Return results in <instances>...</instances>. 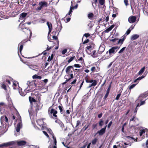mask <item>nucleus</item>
Listing matches in <instances>:
<instances>
[{"label":"nucleus","mask_w":148,"mask_h":148,"mask_svg":"<svg viewBox=\"0 0 148 148\" xmlns=\"http://www.w3.org/2000/svg\"><path fill=\"white\" fill-rule=\"evenodd\" d=\"M95 45L93 42H90L89 43V46L86 47L85 48V50L86 52L88 53V51L91 50L92 49H93L95 47Z\"/></svg>","instance_id":"6e6552de"},{"label":"nucleus","mask_w":148,"mask_h":148,"mask_svg":"<svg viewBox=\"0 0 148 148\" xmlns=\"http://www.w3.org/2000/svg\"><path fill=\"white\" fill-rule=\"evenodd\" d=\"M89 77L88 75H87L85 78V80L86 82L87 83H92L93 80L92 79H89Z\"/></svg>","instance_id":"393cba45"},{"label":"nucleus","mask_w":148,"mask_h":148,"mask_svg":"<svg viewBox=\"0 0 148 148\" xmlns=\"http://www.w3.org/2000/svg\"><path fill=\"white\" fill-rule=\"evenodd\" d=\"M111 30L110 29V27H109L107 29H106L105 30H104L103 32H104L105 33H108Z\"/></svg>","instance_id":"3c124183"},{"label":"nucleus","mask_w":148,"mask_h":148,"mask_svg":"<svg viewBox=\"0 0 148 148\" xmlns=\"http://www.w3.org/2000/svg\"><path fill=\"white\" fill-rule=\"evenodd\" d=\"M18 14V12L16 11H14L12 12V14L13 16H15L17 15Z\"/></svg>","instance_id":"de8ad7c7"},{"label":"nucleus","mask_w":148,"mask_h":148,"mask_svg":"<svg viewBox=\"0 0 148 148\" xmlns=\"http://www.w3.org/2000/svg\"><path fill=\"white\" fill-rule=\"evenodd\" d=\"M27 15V14L26 13H22L20 14V17L19 18V19L21 20L23 19V18H24L26 17Z\"/></svg>","instance_id":"5701e85b"},{"label":"nucleus","mask_w":148,"mask_h":148,"mask_svg":"<svg viewBox=\"0 0 148 148\" xmlns=\"http://www.w3.org/2000/svg\"><path fill=\"white\" fill-rule=\"evenodd\" d=\"M73 9V7H71L69 11V12L68 14H67L66 15H67L70 14L72 12Z\"/></svg>","instance_id":"8fccbe9b"},{"label":"nucleus","mask_w":148,"mask_h":148,"mask_svg":"<svg viewBox=\"0 0 148 148\" xmlns=\"http://www.w3.org/2000/svg\"><path fill=\"white\" fill-rule=\"evenodd\" d=\"M118 9L116 8H114L113 9V14H118Z\"/></svg>","instance_id":"c03bdc74"},{"label":"nucleus","mask_w":148,"mask_h":148,"mask_svg":"<svg viewBox=\"0 0 148 148\" xmlns=\"http://www.w3.org/2000/svg\"><path fill=\"white\" fill-rule=\"evenodd\" d=\"M147 96H148V92L147 91L141 94L140 95L138 98V100L141 101L143 99L146 98Z\"/></svg>","instance_id":"4468645a"},{"label":"nucleus","mask_w":148,"mask_h":148,"mask_svg":"<svg viewBox=\"0 0 148 148\" xmlns=\"http://www.w3.org/2000/svg\"><path fill=\"white\" fill-rule=\"evenodd\" d=\"M81 121L79 120H78L77 121V123L76 127H77L81 123Z\"/></svg>","instance_id":"4d7b16f0"},{"label":"nucleus","mask_w":148,"mask_h":148,"mask_svg":"<svg viewBox=\"0 0 148 148\" xmlns=\"http://www.w3.org/2000/svg\"><path fill=\"white\" fill-rule=\"evenodd\" d=\"M54 145V142L51 144L48 147V148H53V146Z\"/></svg>","instance_id":"e2e57ef3"},{"label":"nucleus","mask_w":148,"mask_h":148,"mask_svg":"<svg viewBox=\"0 0 148 148\" xmlns=\"http://www.w3.org/2000/svg\"><path fill=\"white\" fill-rule=\"evenodd\" d=\"M27 41H25L24 40H23L19 44L18 46V48L19 46V51L21 53V51L23 49V45L24 44V43L26 42Z\"/></svg>","instance_id":"f3484780"},{"label":"nucleus","mask_w":148,"mask_h":148,"mask_svg":"<svg viewBox=\"0 0 148 148\" xmlns=\"http://www.w3.org/2000/svg\"><path fill=\"white\" fill-rule=\"evenodd\" d=\"M126 36H125V35H124L123 36H122L123 38L122 39H120L118 42L117 43V44H121V45H122L123 43V42L124 40H125L126 38Z\"/></svg>","instance_id":"6ab92c4d"},{"label":"nucleus","mask_w":148,"mask_h":148,"mask_svg":"<svg viewBox=\"0 0 148 148\" xmlns=\"http://www.w3.org/2000/svg\"><path fill=\"white\" fill-rule=\"evenodd\" d=\"M1 122H5L6 123L8 122V120L6 116H2L1 118Z\"/></svg>","instance_id":"4be33fe9"},{"label":"nucleus","mask_w":148,"mask_h":148,"mask_svg":"<svg viewBox=\"0 0 148 148\" xmlns=\"http://www.w3.org/2000/svg\"><path fill=\"white\" fill-rule=\"evenodd\" d=\"M117 49H118V47L117 46L113 47H112L108 51H107L106 52V54H107L109 52V56H108L107 57H106V55H105L104 56L105 57V58H108L110 57V55L112 53H115L117 51L115 52V50H116Z\"/></svg>","instance_id":"423d86ee"},{"label":"nucleus","mask_w":148,"mask_h":148,"mask_svg":"<svg viewBox=\"0 0 148 148\" xmlns=\"http://www.w3.org/2000/svg\"><path fill=\"white\" fill-rule=\"evenodd\" d=\"M53 54L52 53L51 54V56H49V57H48L47 60V61L49 62L51 60L53 59Z\"/></svg>","instance_id":"ea45409f"},{"label":"nucleus","mask_w":148,"mask_h":148,"mask_svg":"<svg viewBox=\"0 0 148 148\" xmlns=\"http://www.w3.org/2000/svg\"><path fill=\"white\" fill-rule=\"evenodd\" d=\"M48 112L50 117L56 119H58V116L56 115L58 112L53 108H52L51 106L49 108Z\"/></svg>","instance_id":"f257e3e1"},{"label":"nucleus","mask_w":148,"mask_h":148,"mask_svg":"<svg viewBox=\"0 0 148 148\" xmlns=\"http://www.w3.org/2000/svg\"><path fill=\"white\" fill-rule=\"evenodd\" d=\"M92 83L90 84L88 87V88H90L92 87V86H96L97 84V82L95 80H93V82H92Z\"/></svg>","instance_id":"bb28decb"},{"label":"nucleus","mask_w":148,"mask_h":148,"mask_svg":"<svg viewBox=\"0 0 148 148\" xmlns=\"http://www.w3.org/2000/svg\"><path fill=\"white\" fill-rule=\"evenodd\" d=\"M138 7L141 8L146 5L147 0H137Z\"/></svg>","instance_id":"f8f14e48"},{"label":"nucleus","mask_w":148,"mask_h":148,"mask_svg":"<svg viewBox=\"0 0 148 148\" xmlns=\"http://www.w3.org/2000/svg\"><path fill=\"white\" fill-rule=\"evenodd\" d=\"M101 48L99 47L98 52H97L96 50H94L91 53H88L91 55L92 57L95 58L97 57L99 55V54H101L104 51V49H103V51H100V50Z\"/></svg>","instance_id":"20e7f679"},{"label":"nucleus","mask_w":148,"mask_h":148,"mask_svg":"<svg viewBox=\"0 0 148 148\" xmlns=\"http://www.w3.org/2000/svg\"><path fill=\"white\" fill-rule=\"evenodd\" d=\"M47 24L49 28V30L48 33V35H49L51 31L52 26V24L51 23H50L49 22H47Z\"/></svg>","instance_id":"412c9836"},{"label":"nucleus","mask_w":148,"mask_h":148,"mask_svg":"<svg viewBox=\"0 0 148 148\" xmlns=\"http://www.w3.org/2000/svg\"><path fill=\"white\" fill-rule=\"evenodd\" d=\"M98 140V139L97 138H95L93 139L92 140V145H95Z\"/></svg>","instance_id":"473e14b6"},{"label":"nucleus","mask_w":148,"mask_h":148,"mask_svg":"<svg viewBox=\"0 0 148 148\" xmlns=\"http://www.w3.org/2000/svg\"><path fill=\"white\" fill-rule=\"evenodd\" d=\"M39 7H38L36 9L37 11H39L44 7H46L48 6V3L47 2L45 1H41L39 2L38 3Z\"/></svg>","instance_id":"39448f33"},{"label":"nucleus","mask_w":148,"mask_h":148,"mask_svg":"<svg viewBox=\"0 0 148 148\" xmlns=\"http://www.w3.org/2000/svg\"><path fill=\"white\" fill-rule=\"evenodd\" d=\"M67 49H66L63 50L62 52V53L63 54H65L67 52Z\"/></svg>","instance_id":"69168bd1"},{"label":"nucleus","mask_w":148,"mask_h":148,"mask_svg":"<svg viewBox=\"0 0 148 148\" xmlns=\"http://www.w3.org/2000/svg\"><path fill=\"white\" fill-rule=\"evenodd\" d=\"M121 93H119V94H118L117 95V96H116V98H115V99L117 100H119V97H120L121 96Z\"/></svg>","instance_id":"0e129e2a"},{"label":"nucleus","mask_w":148,"mask_h":148,"mask_svg":"<svg viewBox=\"0 0 148 148\" xmlns=\"http://www.w3.org/2000/svg\"><path fill=\"white\" fill-rule=\"evenodd\" d=\"M119 146L121 147V148H126V146H124L121 143H120L119 145L118 146Z\"/></svg>","instance_id":"864d4df0"},{"label":"nucleus","mask_w":148,"mask_h":148,"mask_svg":"<svg viewBox=\"0 0 148 148\" xmlns=\"http://www.w3.org/2000/svg\"><path fill=\"white\" fill-rule=\"evenodd\" d=\"M112 123V121H111L109 123H108V125H107V127L108 128H109L110 127Z\"/></svg>","instance_id":"bf43d9fd"},{"label":"nucleus","mask_w":148,"mask_h":148,"mask_svg":"<svg viewBox=\"0 0 148 148\" xmlns=\"http://www.w3.org/2000/svg\"><path fill=\"white\" fill-rule=\"evenodd\" d=\"M21 128V124L20 123H18L16 128V131L17 132H19L20 131Z\"/></svg>","instance_id":"c756f323"},{"label":"nucleus","mask_w":148,"mask_h":148,"mask_svg":"<svg viewBox=\"0 0 148 148\" xmlns=\"http://www.w3.org/2000/svg\"><path fill=\"white\" fill-rule=\"evenodd\" d=\"M118 40V38H115L110 39V41L112 42H115L117 40Z\"/></svg>","instance_id":"6e6d98bb"},{"label":"nucleus","mask_w":148,"mask_h":148,"mask_svg":"<svg viewBox=\"0 0 148 148\" xmlns=\"http://www.w3.org/2000/svg\"><path fill=\"white\" fill-rule=\"evenodd\" d=\"M73 69V66H69L67 67L66 69V72L67 74H70L72 73Z\"/></svg>","instance_id":"ddd939ff"},{"label":"nucleus","mask_w":148,"mask_h":148,"mask_svg":"<svg viewBox=\"0 0 148 148\" xmlns=\"http://www.w3.org/2000/svg\"><path fill=\"white\" fill-rule=\"evenodd\" d=\"M1 88L4 89L5 91H7V88L6 86L3 83H1Z\"/></svg>","instance_id":"c9c22d12"},{"label":"nucleus","mask_w":148,"mask_h":148,"mask_svg":"<svg viewBox=\"0 0 148 148\" xmlns=\"http://www.w3.org/2000/svg\"><path fill=\"white\" fill-rule=\"evenodd\" d=\"M84 36L86 38H87L88 37L90 36V35L89 33H85L84 34Z\"/></svg>","instance_id":"774afa93"},{"label":"nucleus","mask_w":148,"mask_h":148,"mask_svg":"<svg viewBox=\"0 0 148 148\" xmlns=\"http://www.w3.org/2000/svg\"><path fill=\"white\" fill-rule=\"evenodd\" d=\"M91 2H92V6H93V7L94 8L95 7L93 5V3H95V7H96V4L97 2V0H92Z\"/></svg>","instance_id":"37998d69"},{"label":"nucleus","mask_w":148,"mask_h":148,"mask_svg":"<svg viewBox=\"0 0 148 148\" xmlns=\"http://www.w3.org/2000/svg\"><path fill=\"white\" fill-rule=\"evenodd\" d=\"M145 66L143 67L140 70V71L138 73V74L139 75H141L144 72L145 70Z\"/></svg>","instance_id":"cd10ccee"},{"label":"nucleus","mask_w":148,"mask_h":148,"mask_svg":"<svg viewBox=\"0 0 148 148\" xmlns=\"http://www.w3.org/2000/svg\"><path fill=\"white\" fill-rule=\"evenodd\" d=\"M147 130V129H143L141 130H140V136H141L143 134H144L145 132V130Z\"/></svg>","instance_id":"f704fd0d"},{"label":"nucleus","mask_w":148,"mask_h":148,"mask_svg":"<svg viewBox=\"0 0 148 148\" xmlns=\"http://www.w3.org/2000/svg\"><path fill=\"white\" fill-rule=\"evenodd\" d=\"M27 84L28 85V87L31 88V89H30L31 91L33 90V89L35 88L37 86V85L35 82H31L28 81L27 82Z\"/></svg>","instance_id":"9b49d317"},{"label":"nucleus","mask_w":148,"mask_h":148,"mask_svg":"<svg viewBox=\"0 0 148 148\" xmlns=\"http://www.w3.org/2000/svg\"><path fill=\"white\" fill-rule=\"evenodd\" d=\"M109 94V93L106 92V94H105V96H104L103 98L104 100H105L106 99V98H107L108 95Z\"/></svg>","instance_id":"680f3d73"},{"label":"nucleus","mask_w":148,"mask_h":148,"mask_svg":"<svg viewBox=\"0 0 148 148\" xmlns=\"http://www.w3.org/2000/svg\"><path fill=\"white\" fill-rule=\"evenodd\" d=\"M145 77V76L143 75L139 77L138 78H137V79L138 80V81H139V80H141L142 79Z\"/></svg>","instance_id":"052dcab7"},{"label":"nucleus","mask_w":148,"mask_h":148,"mask_svg":"<svg viewBox=\"0 0 148 148\" xmlns=\"http://www.w3.org/2000/svg\"><path fill=\"white\" fill-rule=\"evenodd\" d=\"M42 77L41 76H38L36 74H35L33 76L32 78L33 79H41Z\"/></svg>","instance_id":"c85d7f7f"},{"label":"nucleus","mask_w":148,"mask_h":148,"mask_svg":"<svg viewBox=\"0 0 148 148\" xmlns=\"http://www.w3.org/2000/svg\"><path fill=\"white\" fill-rule=\"evenodd\" d=\"M75 56H73L71 57L70 59L68 60V63H70L75 58Z\"/></svg>","instance_id":"49530a36"},{"label":"nucleus","mask_w":148,"mask_h":148,"mask_svg":"<svg viewBox=\"0 0 148 148\" xmlns=\"http://www.w3.org/2000/svg\"><path fill=\"white\" fill-rule=\"evenodd\" d=\"M141 8L143 9L144 14L147 16H148V5H146Z\"/></svg>","instance_id":"2eb2a0df"},{"label":"nucleus","mask_w":148,"mask_h":148,"mask_svg":"<svg viewBox=\"0 0 148 148\" xmlns=\"http://www.w3.org/2000/svg\"><path fill=\"white\" fill-rule=\"evenodd\" d=\"M131 31V29H128L126 31V33L125 34H124L125 36V34H126L127 35H128L130 33Z\"/></svg>","instance_id":"5fc2aeb1"},{"label":"nucleus","mask_w":148,"mask_h":148,"mask_svg":"<svg viewBox=\"0 0 148 148\" xmlns=\"http://www.w3.org/2000/svg\"><path fill=\"white\" fill-rule=\"evenodd\" d=\"M38 66L36 65H30V68L33 70H34V69L36 68V67H37Z\"/></svg>","instance_id":"09e8293b"},{"label":"nucleus","mask_w":148,"mask_h":148,"mask_svg":"<svg viewBox=\"0 0 148 148\" xmlns=\"http://www.w3.org/2000/svg\"><path fill=\"white\" fill-rule=\"evenodd\" d=\"M99 125L100 127H102L104 124V121L102 119H100L99 120Z\"/></svg>","instance_id":"2f4dec72"},{"label":"nucleus","mask_w":148,"mask_h":148,"mask_svg":"<svg viewBox=\"0 0 148 148\" xmlns=\"http://www.w3.org/2000/svg\"><path fill=\"white\" fill-rule=\"evenodd\" d=\"M75 60L77 62L79 61H80V63L82 64L84 62V59L82 57H81L79 59L77 58L76 60Z\"/></svg>","instance_id":"7c9ffc66"},{"label":"nucleus","mask_w":148,"mask_h":148,"mask_svg":"<svg viewBox=\"0 0 148 148\" xmlns=\"http://www.w3.org/2000/svg\"><path fill=\"white\" fill-rule=\"evenodd\" d=\"M62 28V26L61 24L60 23V25H58L56 29L52 32V34L53 35H56L59 31L58 34L60 32Z\"/></svg>","instance_id":"9d476101"},{"label":"nucleus","mask_w":148,"mask_h":148,"mask_svg":"<svg viewBox=\"0 0 148 148\" xmlns=\"http://www.w3.org/2000/svg\"><path fill=\"white\" fill-rule=\"evenodd\" d=\"M126 48V47H124L122 48L119 52V53H122L123 51L125 50Z\"/></svg>","instance_id":"603ef678"},{"label":"nucleus","mask_w":148,"mask_h":148,"mask_svg":"<svg viewBox=\"0 0 148 148\" xmlns=\"http://www.w3.org/2000/svg\"><path fill=\"white\" fill-rule=\"evenodd\" d=\"M136 85V84H133L130 86H128V89L129 90H129L131 91V90L132 88H134Z\"/></svg>","instance_id":"4c0bfd02"},{"label":"nucleus","mask_w":148,"mask_h":148,"mask_svg":"<svg viewBox=\"0 0 148 148\" xmlns=\"http://www.w3.org/2000/svg\"><path fill=\"white\" fill-rule=\"evenodd\" d=\"M29 99L30 103L31 105H32L33 102H36V100L34 98L31 96H29Z\"/></svg>","instance_id":"b1692460"},{"label":"nucleus","mask_w":148,"mask_h":148,"mask_svg":"<svg viewBox=\"0 0 148 148\" xmlns=\"http://www.w3.org/2000/svg\"><path fill=\"white\" fill-rule=\"evenodd\" d=\"M107 127V125L105 126L104 128H101V130L98 131L97 133L99 135H102L105 133Z\"/></svg>","instance_id":"dca6fc26"},{"label":"nucleus","mask_w":148,"mask_h":148,"mask_svg":"<svg viewBox=\"0 0 148 148\" xmlns=\"http://www.w3.org/2000/svg\"><path fill=\"white\" fill-rule=\"evenodd\" d=\"M12 142H14L15 143L14 144L11 145L10 146L16 145V144H17L18 146H22L26 145L27 143L26 141L25 140H21L17 141H12Z\"/></svg>","instance_id":"1a4fd4ad"},{"label":"nucleus","mask_w":148,"mask_h":148,"mask_svg":"<svg viewBox=\"0 0 148 148\" xmlns=\"http://www.w3.org/2000/svg\"><path fill=\"white\" fill-rule=\"evenodd\" d=\"M94 14L92 13H90L88 14V17L89 18L92 19V18L93 17Z\"/></svg>","instance_id":"79ce46f5"},{"label":"nucleus","mask_w":148,"mask_h":148,"mask_svg":"<svg viewBox=\"0 0 148 148\" xmlns=\"http://www.w3.org/2000/svg\"><path fill=\"white\" fill-rule=\"evenodd\" d=\"M99 4L101 5H103L105 3V0H99Z\"/></svg>","instance_id":"a18cd8bd"},{"label":"nucleus","mask_w":148,"mask_h":148,"mask_svg":"<svg viewBox=\"0 0 148 148\" xmlns=\"http://www.w3.org/2000/svg\"><path fill=\"white\" fill-rule=\"evenodd\" d=\"M21 29L23 31L26 33L25 31H26L27 32L26 33L27 36L29 34H30V36H31L32 35V32L29 29L28 27L27 26L26 23H25L23 24L21 26Z\"/></svg>","instance_id":"f03ea898"},{"label":"nucleus","mask_w":148,"mask_h":148,"mask_svg":"<svg viewBox=\"0 0 148 148\" xmlns=\"http://www.w3.org/2000/svg\"><path fill=\"white\" fill-rule=\"evenodd\" d=\"M74 66L76 68H80L82 66L78 64H75L74 65Z\"/></svg>","instance_id":"13d9d810"},{"label":"nucleus","mask_w":148,"mask_h":148,"mask_svg":"<svg viewBox=\"0 0 148 148\" xmlns=\"http://www.w3.org/2000/svg\"><path fill=\"white\" fill-rule=\"evenodd\" d=\"M112 83V82H111L109 84V85L108 87V88L106 90V93H109L110 90L111 88Z\"/></svg>","instance_id":"e433bc0d"},{"label":"nucleus","mask_w":148,"mask_h":148,"mask_svg":"<svg viewBox=\"0 0 148 148\" xmlns=\"http://www.w3.org/2000/svg\"><path fill=\"white\" fill-rule=\"evenodd\" d=\"M128 0H124V3L126 6H127L129 5Z\"/></svg>","instance_id":"338daca9"},{"label":"nucleus","mask_w":148,"mask_h":148,"mask_svg":"<svg viewBox=\"0 0 148 148\" xmlns=\"http://www.w3.org/2000/svg\"><path fill=\"white\" fill-rule=\"evenodd\" d=\"M89 125L90 124H89L88 125H85L84 127H83V128L82 129L81 131H85L89 127Z\"/></svg>","instance_id":"72a5a7b5"},{"label":"nucleus","mask_w":148,"mask_h":148,"mask_svg":"<svg viewBox=\"0 0 148 148\" xmlns=\"http://www.w3.org/2000/svg\"><path fill=\"white\" fill-rule=\"evenodd\" d=\"M19 92L20 95L22 96H24L27 94V92L25 91V90H23L22 88L19 89Z\"/></svg>","instance_id":"aec40b11"},{"label":"nucleus","mask_w":148,"mask_h":148,"mask_svg":"<svg viewBox=\"0 0 148 148\" xmlns=\"http://www.w3.org/2000/svg\"><path fill=\"white\" fill-rule=\"evenodd\" d=\"M136 17L135 16H130L128 19V21L129 23H134L136 20Z\"/></svg>","instance_id":"a211bd4d"},{"label":"nucleus","mask_w":148,"mask_h":148,"mask_svg":"<svg viewBox=\"0 0 148 148\" xmlns=\"http://www.w3.org/2000/svg\"><path fill=\"white\" fill-rule=\"evenodd\" d=\"M140 101H141L140 103V104H139V103H138L137 105V107L140 106L145 104V100L143 101H142V100H141V101L140 100Z\"/></svg>","instance_id":"58836bf2"},{"label":"nucleus","mask_w":148,"mask_h":148,"mask_svg":"<svg viewBox=\"0 0 148 148\" xmlns=\"http://www.w3.org/2000/svg\"><path fill=\"white\" fill-rule=\"evenodd\" d=\"M47 132L52 135V138L54 140V145L53 148H57V140L56 138L55 137L53 133L50 129L47 128Z\"/></svg>","instance_id":"0eeeda50"},{"label":"nucleus","mask_w":148,"mask_h":148,"mask_svg":"<svg viewBox=\"0 0 148 148\" xmlns=\"http://www.w3.org/2000/svg\"><path fill=\"white\" fill-rule=\"evenodd\" d=\"M44 119H41L36 120L37 124L42 127L43 129L46 128L47 126L46 123L44 122Z\"/></svg>","instance_id":"7ed1b4c3"},{"label":"nucleus","mask_w":148,"mask_h":148,"mask_svg":"<svg viewBox=\"0 0 148 148\" xmlns=\"http://www.w3.org/2000/svg\"><path fill=\"white\" fill-rule=\"evenodd\" d=\"M58 108L60 110V112L61 114H62L64 113V111L63 110V107L60 106H58Z\"/></svg>","instance_id":"a19ab883"},{"label":"nucleus","mask_w":148,"mask_h":148,"mask_svg":"<svg viewBox=\"0 0 148 148\" xmlns=\"http://www.w3.org/2000/svg\"><path fill=\"white\" fill-rule=\"evenodd\" d=\"M139 37V36L138 34L133 35L131 38V40H135L137 39Z\"/></svg>","instance_id":"a878e982"}]
</instances>
